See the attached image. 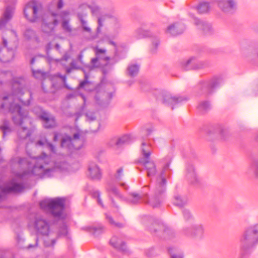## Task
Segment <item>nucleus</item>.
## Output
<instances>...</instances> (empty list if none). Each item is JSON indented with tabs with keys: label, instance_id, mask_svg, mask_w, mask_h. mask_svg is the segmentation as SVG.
I'll list each match as a JSON object with an SVG mask.
<instances>
[{
	"label": "nucleus",
	"instance_id": "obj_1",
	"mask_svg": "<svg viewBox=\"0 0 258 258\" xmlns=\"http://www.w3.org/2000/svg\"><path fill=\"white\" fill-rule=\"evenodd\" d=\"M14 168L23 170L15 173V177L2 185L0 182V201L7 194L21 191L24 186L21 179L26 176H35L39 177H49L52 176L57 169H61L51 157L43 153L36 157H13L11 161Z\"/></svg>",
	"mask_w": 258,
	"mask_h": 258
},
{
	"label": "nucleus",
	"instance_id": "obj_2",
	"mask_svg": "<svg viewBox=\"0 0 258 258\" xmlns=\"http://www.w3.org/2000/svg\"><path fill=\"white\" fill-rule=\"evenodd\" d=\"M2 79H5L3 82H7L13 80L12 89L13 93L11 95L0 98V108L4 111L8 110L13 114L12 118L14 123L17 125L22 124L23 120L27 117L28 112L23 109L18 102L20 101L22 104L27 106L30 104L28 99L24 100L21 96L25 93L24 87L25 85V80L23 77L13 78L11 72L2 73L0 76Z\"/></svg>",
	"mask_w": 258,
	"mask_h": 258
},
{
	"label": "nucleus",
	"instance_id": "obj_18",
	"mask_svg": "<svg viewBox=\"0 0 258 258\" xmlns=\"http://www.w3.org/2000/svg\"><path fill=\"white\" fill-rule=\"evenodd\" d=\"M31 132L27 127H22L18 130V139L16 142L19 146L24 145L26 148L28 147L27 140L30 136Z\"/></svg>",
	"mask_w": 258,
	"mask_h": 258
},
{
	"label": "nucleus",
	"instance_id": "obj_56",
	"mask_svg": "<svg viewBox=\"0 0 258 258\" xmlns=\"http://www.w3.org/2000/svg\"><path fill=\"white\" fill-rule=\"evenodd\" d=\"M70 66L73 69H79L80 68L77 65V63L76 60H73L70 63Z\"/></svg>",
	"mask_w": 258,
	"mask_h": 258
},
{
	"label": "nucleus",
	"instance_id": "obj_58",
	"mask_svg": "<svg viewBox=\"0 0 258 258\" xmlns=\"http://www.w3.org/2000/svg\"><path fill=\"white\" fill-rule=\"evenodd\" d=\"M80 96H81V97L82 98V99L83 100V101H84L83 106L82 107V109L83 110L86 105V98L85 97V96L82 94H81L80 95Z\"/></svg>",
	"mask_w": 258,
	"mask_h": 258
},
{
	"label": "nucleus",
	"instance_id": "obj_47",
	"mask_svg": "<svg viewBox=\"0 0 258 258\" xmlns=\"http://www.w3.org/2000/svg\"><path fill=\"white\" fill-rule=\"evenodd\" d=\"M62 27L67 32H70L72 31V27L69 24V20H64L62 23Z\"/></svg>",
	"mask_w": 258,
	"mask_h": 258
},
{
	"label": "nucleus",
	"instance_id": "obj_33",
	"mask_svg": "<svg viewBox=\"0 0 258 258\" xmlns=\"http://www.w3.org/2000/svg\"><path fill=\"white\" fill-rule=\"evenodd\" d=\"M139 71V66L137 64H130L127 69V75L131 77L137 75Z\"/></svg>",
	"mask_w": 258,
	"mask_h": 258
},
{
	"label": "nucleus",
	"instance_id": "obj_35",
	"mask_svg": "<svg viewBox=\"0 0 258 258\" xmlns=\"http://www.w3.org/2000/svg\"><path fill=\"white\" fill-rule=\"evenodd\" d=\"M154 131V127L152 124H147L142 128L141 134L145 137H148Z\"/></svg>",
	"mask_w": 258,
	"mask_h": 258
},
{
	"label": "nucleus",
	"instance_id": "obj_17",
	"mask_svg": "<svg viewBox=\"0 0 258 258\" xmlns=\"http://www.w3.org/2000/svg\"><path fill=\"white\" fill-rule=\"evenodd\" d=\"M88 176L93 180H100L102 178V171L94 162H90L88 167Z\"/></svg>",
	"mask_w": 258,
	"mask_h": 258
},
{
	"label": "nucleus",
	"instance_id": "obj_43",
	"mask_svg": "<svg viewBox=\"0 0 258 258\" xmlns=\"http://www.w3.org/2000/svg\"><path fill=\"white\" fill-rule=\"evenodd\" d=\"M130 138L128 135H124L119 138H117L118 141H115L118 143V146H121L130 142Z\"/></svg>",
	"mask_w": 258,
	"mask_h": 258
},
{
	"label": "nucleus",
	"instance_id": "obj_4",
	"mask_svg": "<svg viewBox=\"0 0 258 258\" xmlns=\"http://www.w3.org/2000/svg\"><path fill=\"white\" fill-rule=\"evenodd\" d=\"M163 174L164 171L157 177L152 189L153 195L149 200L147 199L146 195L143 194L141 196L132 193L131 194V198L129 200L130 202L136 204L143 201L149 203L153 208L159 207L163 201V195L166 189L167 180Z\"/></svg>",
	"mask_w": 258,
	"mask_h": 258
},
{
	"label": "nucleus",
	"instance_id": "obj_22",
	"mask_svg": "<svg viewBox=\"0 0 258 258\" xmlns=\"http://www.w3.org/2000/svg\"><path fill=\"white\" fill-rule=\"evenodd\" d=\"M237 2L235 0H219L218 6L225 13H230L236 8Z\"/></svg>",
	"mask_w": 258,
	"mask_h": 258
},
{
	"label": "nucleus",
	"instance_id": "obj_25",
	"mask_svg": "<svg viewBox=\"0 0 258 258\" xmlns=\"http://www.w3.org/2000/svg\"><path fill=\"white\" fill-rule=\"evenodd\" d=\"M185 26L181 23H176L169 25L167 29L166 33L172 36H176L183 33L185 30Z\"/></svg>",
	"mask_w": 258,
	"mask_h": 258
},
{
	"label": "nucleus",
	"instance_id": "obj_64",
	"mask_svg": "<svg viewBox=\"0 0 258 258\" xmlns=\"http://www.w3.org/2000/svg\"><path fill=\"white\" fill-rule=\"evenodd\" d=\"M73 69L71 66L70 67H67L66 68V73L67 74H70Z\"/></svg>",
	"mask_w": 258,
	"mask_h": 258
},
{
	"label": "nucleus",
	"instance_id": "obj_52",
	"mask_svg": "<svg viewBox=\"0 0 258 258\" xmlns=\"http://www.w3.org/2000/svg\"><path fill=\"white\" fill-rule=\"evenodd\" d=\"M86 116L87 120L89 121H93L96 119L94 112H88L86 113Z\"/></svg>",
	"mask_w": 258,
	"mask_h": 258
},
{
	"label": "nucleus",
	"instance_id": "obj_50",
	"mask_svg": "<svg viewBox=\"0 0 258 258\" xmlns=\"http://www.w3.org/2000/svg\"><path fill=\"white\" fill-rule=\"evenodd\" d=\"M218 132L220 134L221 138L224 139L227 135H228V132L227 130L220 127L219 128Z\"/></svg>",
	"mask_w": 258,
	"mask_h": 258
},
{
	"label": "nucleus",
	"instance_id": "obj_7",
	"mask_svg": "<svg viewBox=\"0 0 258 258\" xmlns=\"http://www.w3.org/2000/svg\"><path fill=\"white\" fill-rule=\"evenodd\" d=\"M65 199L64 198H55L45 200L40 203L41 209H48L55 217H60L64 208Z\"/></svg>",
	"mask_w": 258,
	"mask_h": 258
},
{
	"label": "nucleus",
	"instance_id": "obj_60",
	"mask_svg": "<svg viewBox=\"0 0 258 258\" xmlns=\"http://www.w3.org/2000/svg\"><path fill=\"white\" fill-rule=\"evenodd\" d=\"M58 75L59 76V77L62 80L64 85L66 86V87H67V85L66 84V76H62V75H60L59 74Z\"/></svg>",
	"mask_w": 258,
	"mask_h": 258
},
{
	"label": "nucleus",
	"instance_id": "obj_54",
	"mask_svg": "<svg viewBox=\"0 0 258 258\" xmlns=\"http://www.w3.org/2000/svg\"><path fill=\"white\" fill-rule=\"evenodd\" d=\"M122 175H123V169L122 167H120L117 170L116 174H115V177L117 179L119 180L121 179Z\"/></svg>",
	"mask_w": 258,
	"mask_h": 258
},
{
	"label": "nucleus",
	"instance_id": "obj_6",
	"mask_svg": "<svg viewBox=\"0 0 258 258\" xmlns=\"http://www.w3.org/2000/svg\"><path fill=\"white\" fill-rule=\"evenodd\" d=\"M110 19V25L111 33L114 36L118 35L121 31L122 24L120 19L114 14H106L98 18V26L96 29L97 34L101 32V27L103 26L104 22L106 19Z\"/></svg>",
	"mask_w": 258,
	"mask_h": 258
},
{
	"label": "nucleus",
	"instance_id": "obj_27",
	"mask_svg": "<svg viewBox=\"0 0 258 258\" xmlns=\"http://www.w3.org/2000/svg\"><path fill=\"white\" fill-rule=\"evenodd\" d=\"M106 189L108 193V195H109L110 198L111 199L112 205L113 206L117 208L115 205L114 201L111 198V196H115L120 199H122L123 197H122V195L120 194L119 190L118 189V188H117V187L115 185H114L112 184H108L107 185V186H106Z\"/></svg>",
	"mask_w": 258,
	"mask_h": 258
},
{
	"label": "nucleus",
	"instance_id": "obj_9",
	"mask_svg": "<svg viewBox=\"0 0 258 258\" xmlns=\"http://www.w3.org/2000/svg\"><path fill=\"white\" fill-rule=\"evenodd\" d=\"M221 82V79L218 77H214L211 80L201 82L197 86L200 90L199 93L206 95L211 94Z\"/></svg>",
	"mask_w": 258,
	"mask_h": 258
},
{
	"label": "nucleus",
	"instance_id": "obj_15",
	"mask_svg": "<svg viewBox=\"0 0 258 258\" xmlns=\"http://www.w3.org/2000/svg\"><path fill=\"white\" fill-rule=\"evenodd\" d=\"M242 240L249 242H258V223L247 227L242 235Z\"/></svg>",
	"mask_w": 258,
	"mask_h": 258
},
{
	"label": "nucleus",
	"instance_id": "obj_3",
	"mask_svg": "<svg viewBox=\"0 0 258 258\" xmlns=\"http://www.w3.org/2000/svg\"><path fill=\"white\" fill-rule=\"evenodd\" d=\"M24 13L26 19L31 22H35L41 18V30L48 34L53 33L58 23L56 13L44 14L41 4L36 1L28 3L24 8Z\"/></svg>",
	"mask_w": 258,
	"mask_h": 258
},
{
	"label": "nucleus",
	"instance_id": "obj_28",
	"mask_svg": "<svg viewBox=\"0 0 258 258\" xmlns=\"http://www.w3.org/2000/svg\"><path fill=\"white\" fill-rule=\"evenodd\" d=\"M188 201L186 196H182L178 194H176L174 196L173 199V204L176 206L182 207L185 206Z\"/></svg>",
	"mask_w": 258,
	"mask_h": 258
},
{
	"label": "nucleus",
	"instance_id": "obj_23",
	"mask_svg": "<svg viewBox=\"0 0 258 258\" xmlns=\"http://www.w3.org/2000/svg\"><path fill=\"white\" fill-rule=\"evenodd\" d=\"M193 18L194 23L197 27V28L201 30L205 34L210 33L212 31V28L211 25L206 22L199 20L193 15H191Z\"/></svg>",
	"mask_w": 258,
	"mask_h": 258
},
{
	"label": "nucleus",
	"instance_id": "obj_11",
	"mask_svg": "<svg viewBox=\"0 0 258 258\" xmlns=\"http://www.w3.org/2000/svg\"><path fill=\"white\" fill-rule=\"evenodd\" d=\"M33 227L38 236H47L50 232V225L45 219L36 217Z\"/></svg>",
	"mask_w": 258,
	"mask_h": 258
},
{
	"label": "nucleus",
	"instance_id": "obj_51",
	"mask_svg": "<svg viewBox=\"0 0 258 258\" xmlns=\"http://www.w3.org/2000/svg\"><path fill=\"white\" fill-rule=\"evenodd\" d=\"M91 10L93 15L97 16L100 13V8L98 6H94L93 7H89Z\"/></svg>",
	"mask_w": 258,
	"mask_h": 258
},
{
	"label": "nucleus",
	"instance_id": "obj_40",
	"mask_svg": "<svg viewBox=\"0 0 258 258\" xmlns=\"http://www.w3.org/2000/svg\"><path fill=\"white\" fill-rule=\"evenodd\" d=\"M199 109L202 112H205L211 109V105L208 101H203L200 103Z\"/></svg>",
	"mask_w": 258,
	"mask_h": 258
},
{
	"label": "nucleus",
	"instance_id": "obj_39",
	"mask_svg": "<svg viewBox=\"0 0 258 258\" xmlns=\"http://www.w3.org/2000/svg\"><path fill=\"white\" fill-rule=\"evenodd\" d=\"M70 58V54L66 52L64 53L61 58L58 59H53V58L51 57L50 56H48V60L49 62H52L53 61H55L57 62H60L62 65H64V64L62 63L63 61H67Z\"/></svg>",
	"mask_w": 258,
	"mask_h": 258
},
{
	"label": "nucleus",
	"instance_id": "obj_37",
	"mask_svg": "<svg viewBox=\"0 0 258 258\" xmlns=\"http://www.w3.org/2000/svg\"><path fill=\"white\" fill-rule=\"evenodd\" d=\"M36 145H40L42 146L44 145L52 153H55V146L51 144V143L49 142L46 139H45L43 141L40 140L37 141L36 143Z\"/></svg>",
	"mask_w": 258,
	"mask_h": 258
},
{
	"label": "nucleus",
	"instance_id": "obj_59",
	"mask_svg": "<svg viewBox=\"0 0 258 258\" xmlns=\"http://www.w3.org/2000/svg\"><path fill=\"white\" fill-rule=\"evenodd\" d=\"M171 162V159L169 158L168 161L164 165L163 167V170H166L169 167V164Z\"/></svg>",
	"mask_w": 258,
	"mask_h": 258
},
{
	"label": "nucleus",
	"instance_id": "obj_34",
	"mask_svg": "<svg viewBox=\"0 0 258 258\" xmlns=\"http://www.w3.org/2000/svg\"><path fill=\"white\" fill-rule=\"evenodd\" d=\"M68 231L67 226L66 224L63 223L62 225L60 227L58 231V237H63V240H69L70 237L68 236Z\"/></svg>",
	"mask_w": 258,
	"mask_h": 258
},
{
	"label": "nucleus",
	"instance_id": "obj_16",
	"mask_svg": "<svg viewBox=\"0 0 258 258\" xmlns=\"http://www.w3.org/2000/svg\"><path fill=\"white\" fill-rule=\"evenodd\" d=\"M205 231V226L202 224L193 225L191 227H186L183 229V234L188 236L201 237Z\"/></svg>",
	"mask_w": 258,
	"mask_h": 258
},
{
	"label": "nucleus",
	"instance_id": "obj_46",
	"mask_svg": "<svg viewBox=\"0 0 258 258\" xmlns=\"http://www.w3.org/2000/svg\"><path fill=\"white\" fill-rule=\"evenodd\" d=\"M92 196L93 197V198L96 199L97 203L99 205H100L102 207H104L103 203L102 202V201L101 200V198H100V193L99 191H98V190L94 191L92 193Z\"/></svg>",
	"mask_w": 258,
	"mask_h": 258
},
{
	"label": "nucleus",
	"instance_id": "obj_38",
	"mask_svg": "<svg viewBox=\"0 0 258 258\" xmlns=\"http://www.w3.org/2000/svg\"><path fill=\"white\" fill-rule=\"evenodd\" d=\"M210 8L208 3L203 2L198 6L197 10L199 13L203 14L208 12L210 10Z\"/></svg>",
	"mask_w": 258,
	"mask_h": 258
},
{
	"label": "nucleus",
	"instance_id": "obj_32",
	"mask_svg": "<svg viewBox=\"0 0 258 258\" xmlns=\"http://www.w3.org/2000/svg\"><path fill=\"white\" fill-rule=\"evenodd\" d=\"M78 17L80 20L83 30L88 33L91 32V28L88 26L87 21L84 18L82 14L78 13Z\"/></svg>",
	"mask_w": 258,
	"mask_h": 258
},
{
	"label": "nucleus",
	"instance_id": "obj_31",
	"mask_svg": "<svg viewBox=\"0 0 258 258\" xmlns=\"http://www.w3.org/2000/svg\"><path fill=\"white\" fill-rule=\"evenodd\" d=\"M168 251L171 258H183L181 251L175 247H169Z\"/></svg>",
	"mask_w": 258,
	"mask_h": 258
},
{
	"label": "nucleus",
	"instance_id": "obj_10",
	"mask_svg": "<svg viewBox=\"0 0 258 258\" xmlns=\"http://www.w3.org/2000/svg\"><path fill=\"white\" fill-rule=\"evenodd\" d=\"M94 50L96 57L91 59L92 66L94 67H99L103 64H108L110 58L106 55V49L96 46Z\"/></svg>",
	"mask_w": 258,
	"mask_h": 258
},
{
	"label": "nucleus",
	"instance_id": "obj_55",
	"mask_svg": "<svg viewBox=\"0 0 258 258\" xmlns=\"http://www.w3.org/2000/svg\"><path fill=\"white\" fill-rule=\"evenodd\" d=\"M183 216L186 220H189L192 218V215L189 210L185 209L183 211Z\"/></svg>",
	"mask_w": 258,
	"mask_h": 258
},
{
	"label": "nucleus",
	"instance_id": "obj_13",
	"mask_svg": "<svg viewBox=\"0 0 258 258\" xmlns=\"http://www.w3.org/2000/svg\"><path fill=\"white\" fill-rule=\"evenodd\" d=\"M158 99L165 105L171 106L172 109H174L173 106L175 105L187 100L185 97L172 96L168 93H162Z\"/></svg>",
	"mask_w": 258,
	"mask_h": 258
},
{
	"label": "nucleus",
	"instance_id": "obj_45",
	"mask_svg": "<svg viewBox=\"0 0 258 258\" xmlns=\"http://www.w3.org/2000/svg\"><path fill=\"white\" fill-rule=\"evenodd\" d=\"M32 73L34 77L37 79H44L46 75V74L39 71L32 70Z\"/></svg>",
	"mask_w": 258,
	"mask_h": 258
},
{
	"label": "nucleus",
	"instance_id": "obj_19",
	"mask_svg": "<svg viewBox=\"0 0 258 258\" xmlns=\"http://www.w3.org/2000/svg\"><path fill=\"white\" fill-rule=\"evenodd\" d=\"M185 177L186 180L191 184H196L199 182V178L193 165L188 164L185 168Z\"/></svg>",
	"mask_w": 258,
	"mask_h": 258
},
{
	"label": "nucleus",
	"instance_id": "obj_49",
	"mask_svg": "<svg viewBox=\"0 0 258 258\" xmlns=\"http://www.w3.org/2000/svg\"><path fill=\"white\" fill-rule=\"evenodd\" d=\"M87 80H88V77L87 76V75L85 74V80L80 83L78 88L79 89L84 88L86 86L89 85L90 84V82Z\"/></svg>",
	"mask_w": 258,
	"mask_h": 258
},
{
	"label": "nucleus",
	"instance_id": "obj_41",
	"mask_svg": "<svg viewBox=\"0 0 258 258\" xmlns=\"http://www.w3.org/2000/svg\"><path fill=\"white\" fill-rule=\"evenodd\" d=\"M106 219H107L108 222L113 227L122 228V227H123L125 225V224L124 223L115 222L113 220L112 218L108 215H106Z\"/></svg>",
	"mask_w": 258,
	"mask_h": 258
},
{
	"label": "nucleus",
	"instance_id": "obj_44",
	"mask_svg": "<svg viewBox=\"0 0 258 258\" xmlns=\"http://www.w3.org/2000/svg\"><path fill=\"white\" fill-rule=\"evenodd\" d=\"M148 32L143 30L142 28H140L136 30V35L138 38H141L146 37L148 35Z\"/></svg>",
	"mask_w": 258,
	"mask_h": 258
},
{
	"label": "nucleus",
	"instance_id": "obj_14",
	"mask_svg": "<svg viewBox=\"0 0 258 258\" xmlns=\"http://www.w3.org/2000/svg\"><path fill=\"white\" fill-rule=\"evenodd\" d=\"M209 65V61L200 60L195 57H191L182 63V67L185 70L203 69L208 67Z\"/></svg>",
	"mask_w": 258,
	"mask_h": 258
},
{
	"label": "nucleus",
	"instance_id": "obj_53",
	"mask_svg": "<svg viewBox=\"0 0 258 258\" xmlns=\"http://www.w3.org/2000/svg\"><path fill=\"white\" fill-rule=\"evenodd\" d=\"M115 141H118L117 138H113L111 139L108 143L107 145L109 147H112L115 145L118 146V143Z\"/></svg>",
	"mask_w": 258,
	"mask_h": 258
},
{
	"label": "nucleus",
	"instance_id": "obj_63",
	"mask_svg": "<svg viewBox=\"0 0 258 258\" xmlns=\"http://www.w3.org/2000/svg\"><path fill=\"white\" fill-rule=\"evenodd\" d=\"M75 115L76 116L75 120L77 121V120L79 119V118L82 115V113L81 112H77L76 113H75Z\"/></svg>",
	"mask_w": 258,
	"mask_h": 258
},
{
	"label": "nucleus",
	"instance_id": "obj_29",
	"mask_svg": "<svg viewBox=\"0 0 258 258\" xmlns=\"http://www.w3.org/2000/svg\"><path fill=\"white\" fill-rule=\"evenodd\" d=\"M157 229L160 230H163V232H162V236H164L165 240H166L168 238L173 236V232L172 230L163 224L155 225L154 231L156 232Z\"/></svg>",
	"mask_w": 258,
	"mask_h": 258
},
{
	"label": "nucleus",
	"instance_id": "obj_61",
	"mask_svg": "<svg viewBox=\"0 0 258 258\" xmlns=\"http://www.w3.org/2000/svg\"><path fill=\"white\" fill-rule=\"evenodd\" d=\"M51 43H48L47 45H46V50H47V54H48V51L49 50H50V49H51ZM48 56H49L48 55H47V57Z\"/></svg>",
	"mask_w": 258,
	"mask_h": 258
},
{
	"label": "nucleus",
	"instance_id": "obj_8",
	"mask_svg": "<svg viewBox=\"0 0 258 258\" xmlns=\"http://www.w3.org/2000/svg\"><path fill=\"white\" fill-rule=\"evenodd\" d=\"M84 137L80 132H78L73 135V138L66 135L61 139V146L68 149L69 151L79 150L83 146Z\"/></svg>",
	"mask_w": 258,
	"mask_h": 258
},
{
	"label": "nucleus",
	"instance_id": "obj_26",
	"mask_svg": "<svg viewBox=\"0 0 258 258\" xmlns=\"http://www.w3.org/2000/svg\"><path fill=\"white\" fill-rule=\"evenodd\" d=\"M82 229L94 237H98L104 232V227L102 225L94 226H86L83 227Z\"/></svg>",
	"mask_w": 258,
	"mask_h": 258
},
{
	"label": "nucleus",
	"instance_id": "obj_5",
	"mask_svg": "<svg viewBox=\"0 0 258 258\" xmlns=\"http://www.w3.org/2000/svg\"><path fill=\"white\" fill-rule=\"evenodd\" d=\"M17 42L18 36L16 31L8 30L6 36L3 37L2 46L0 47V60L2 62H8L13 59Z\"/></svg>",
	"mask_w": 258,
	"mask_h": 258
},
{
	"label": "nucleus",
	"instance_id": "obj_36",
	"mask_svg": "<svg viewBox=\"0 0 258 258\" xmlns=\"http://www.w3.org/2000/svg\"><path fill=\"white\" fill-rule=\"evenodd\" d=\"M24 36L27 40L35 39L37 40L35 32L30 28H27L24 32Z\"/></svg>",
	"mask_w": 258,
	"mask_h": 258
},
{
	"label": "nucleus",
	"instance_id": "obj_42",
	"mask_svg": "<svg viewBox=\"0 0 258 258\" xmlns=\"http://www.w3.org/2000/svg\"><path fill=\"white\" fill-rule=\"evenodd\" d=\"M111 245L117 249V250L121 251H125L126 249V243H110Z\"/></svg>",
	"mask_w": 258,
	"mask_h": 258
},
{
	"label": "nucleus",
	"instance_id": "obj_57",
	"mask_svg": "<svg viewBox=\"0 0 258 258\" xmlns=\"http://www.w3.org/2000/svg\"><path fill=\"white\" fill-rule=\"evenodd\" d=\"M64 5V3L62 0H58L57 4V7L58 9H61Z\"/></svg>",
	"mask_w": 258,
	"mask_h": 258
},
{
	"label": "nucleus",
	"instance_id": "obj_20",
	"mask_svg": "<svg viewBox=\"0 0 258 258\" xmlns=\"http://www.w3.org/2000/svg\"><path fill=\"white\" fill-rule=\"evenodd\" d=\"M152 145L144 137L140 146V151L142 158L141 159H149L152 154Z\"/></svg>",
	"mask_w": 258,
	"mask_h": 258
},
{
	"label": "nucleus",
	"instance_id": "obj_24",
	"mask_svg": "<svg viewBox=\"0 0 258 258\" xmlns=\"http://www.w3.org/2000/svg\"><path fill=\"white\" fill-rule=\"evenodd\" d=\"M40 118L43 121V124L45 128H52L56 125L54 117L47 112H43L40 115Z\"/></svg>",
	"mask_w": 258,
	"mask_h": 258
},
{
	"label": "nucleus",
	"instance_id": "obj_30",
	"mask_svg": "<svg viewBox=\"0 0 258 258\" xmlns=\"http://www.w3.org/2000/svg\"><path fill=\"white\" fill-rule=\"evenodd\" d=\"M0 130L3 132V138L4 139L12 132V129L10 127L9 121L6 119L2 120V124L0 125Z\"/></svg>",
	"mask_w": 258,
	"mask_h": 258
},
{
	"label": "nucleus",
	"instance_id": "obj_21",
	"mask_svg": "<svg viewBox=\"0 0 258 258\" xmlns=\"http://www.w3.org/2000/svg\"><path fill=\"white\" fill-rule=\"evenodd\" d=\"M141 164L144 166L149 177L154 176L157 173V169L155 162L149 159H141Z\"/></svg>",
	"mask_w": 258,
	"mask_h": 258
},
{
	"label": "nucleus",
	"instance_id": "obj_48",
	"mask_svg": "<svg viewBox=\"0 0 258 258\" xmlns=\"http://www.w3.org/2000/svg\"><path fill=\"white\" fill-rule=\"evenodd\" d=\"M159 44V40L157 38H156L152 41V47L151 48L152 53H155L156 52Z\"/></svg>",
	"mask_w": 258,
	"mask_h": 258
},
{
	"label": "nucleus",
	"instance_id": "obj_62",
	"mask_svg": "<svg viewBox=\"0 0 258 258\" xmlns=\"http://www.w3.org/2000/svg\"><path fill=\"white\" fill-rule=\"evenodd\" d=\"M55 48L56 49V50L58 51L59 53H61V50H60V46L58 44L56 43L55 44Z\"/></svg>",
	"mask_w": 258,
	"mask_h": 258
},
{
	"label": "nucleus",
	"instance_id": "obj_12",
	"mask_svg": "<svg viewBox=\"0 0 258 258\" xmlns=\"http://www.w3.org/2000/svg\"><path fill=\"white\" fill-rule=\"evenodd\" d=\"M17 0H5L6 5V10L0 19V29H3L6 26L7 23L10 21L13 17L14 7Z\"/></svg>",
	"mask_w": 258,
	"mask_h": 258
}]
</instances>
